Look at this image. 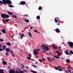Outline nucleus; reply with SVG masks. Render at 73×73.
<instances>
[{
    "mask_svg": "<svg viewBox=\"0 0 73 73\" xmlns=\"http://www.w3.org/2000/svg\"><path fill=\"white\" fill-rule=\"evenodd\" d=\"M10 52L11 54H13V51L11 50H10Z\"/></svg>",
    "mask_w": 73,
    "mask_h": 73,
    "instance_id": "obj_29",
    "label": "nucleus"
},
{
    "mask_svg": "<svg viewBox=\"0 0 73 73\" xmlns=\"http://www.w3.org/2000/svg\"><path fill=\"white\" fill-rule=\"evenodd\" d=\"M0 41H1V42H3V39L2 38H0Z\"/></svg>",
    "mask_w": 73,
    "mask_h": 73,
    "instance_id": "obj_41",
    "label": "nucleus"
},
{
    "mask_svg": "<svg viewBox=\"0 0 73 73\" xmlns=\"http://www.w3.org/2000/svg\"><path fill=\"white\" fill-rule=\"evenodd\" d=\"M19 73H24V71H23L22 70H20L19 71Z\"/></svg>",
    "mask_w": 73,
    "mask_h": 73,
    "instance_id": "obj_26",
    "label": "nucleus"
},
{
    "mask_svg": "<svg viewBox=\"0 0 73 73\" xmlns=\"http://www.w3.org/2000/svg\"><path fill=\"white\" fill-rule=\"evenodd\" d=\"M38 60L40 62H42V60L41 59H38Z\"/></svg>",
    "mask_w": 73,
    "mask_h": 73,
    "instance_id": "obj_37",
    "label": "nucleus"
},
{
    "mask_svg": "<svg viewBox=\"0 0 73 73\" xmlns=\"http://www.w3.org/2000/svg\"><path fill=\"white\" fill-rule=\"evenodd\" d=\"M65 72H66V73H69V72H68V71L67 70H65Z\"/></svg>",
    "mask_w": 73,
    "mask_h": 73,
    "instance_id": "obj_51",
    "label": "nucleus"
},
{
    "mask_svg": "<svg viewBox=\"0 0 73 73\" xmlns=\"http://www.w3.org/2000/svg\"><path fill=\"white\" fill-rule=\"evenodd\" d=\"M58 70L59 71H62V70H61V69H60H60H58Z\"/></svg>",
    "mask_w": 73,
    "mask_h": 73,
    "instance_id": "obj_50",
    "label": "nucleus"
},
{
    "mask_svg": "<svg viewBox=\"0 0 73 73\" xmlns=\"http://www.w3.org/2000/svg\"><path fill=\"white\" fill-rule=\"evenodd\" d=\"M66 62H70V60H66Z\"/></svg>",
    "mask_w": 73,
    "mask_h": 73,
    "instance_id": "obj_39",
    "label": "nucleus"
},
{
    "mask_svg": "<svg viewBox=\"0 0 73 73\" xmlns=\"http://www.w3.org/2000/svg\"><path fill=\"white\" fill-rule=\"evenodd\" d=\"M54 58H56L57 59H58V58H60V57H59L57 56H54Z\"/></svg>",
    "mask_w": 73,
    "mask_h": 73,
    "instance_id": "obj_24",
    "label": "nucleus"
},
{
    "mask_svg": "<svg viewBox=\"0 0 73 73\" xmlns=\"http://www.w3.org/2000/svg\"><path fill=\"white\" fill-rule=\"evenodd\" d=\"M55 53H58V51H56L55 52Z\"/></svg>",
    "mask_w": 73,
    "mask_h": 73,
    "instance_id": "obj_59",
    "label": "nucleus"
},
{
    "mask_svg": "<svg viewBox=\"0 0 73 73\" xmlns=\"http://www.w3.org/2000/svg\"><path fill=\"white\" fill-rule=\"evenodd\" d=\"M9 73H15V71L14 70L11 69L9 70Z\"/></svg>",
    "mask_w": 73,
    "mask_h": 73,
    "instance_id": "obj_5",
    "label": "nucleus"
},
{
    "mask_svg": "<svg viewBox=\"0 0 73 73\" xmlns=\"http://www.w3.org/2000/svg\"><path fill=\"white\" fill-rule=\"evenodd\" d=\"M5 48H6V46L4 45L3 46V50H5Z\"/></svg>",
    "mask_w": 73,
    "mask_h": 73,
    "instance_id": "obj_19",
    "label": "nucleus"
},
{
    "mask_svg": "<svg viewBox=\"0 0 73 73\" xmlns=\"http://www.w3.org/2000/svg\"><path fill=\"white\" fill-rule=\"evenodd\" d=\"M8 6L9 7H11V8H13V6L11 5H9Z\"/></svg>",
    "mask_w": 73,
    "mask_h": 73,
    "instance_id": "obj_30",
    "label": "nucleus"
},
{
    "mask_svg": "<svg viewBox=\"0 0 73 73\" xmlns=\"http://www.w3.org/2000/svg\"><path fill=\"white\" fill-rule=\"evenodd\" d=\"M31 72H32L33 73H37V72L35 71H34L33 70H31Z\"/></svg>",
    "mask_w": 73,
    "mask_h": 73,
    "instance_id": "obj_27",
    "label": "nucleus"
},
{
    "mask_svg": "<svg viewBox=\"0 0 73 73\" xmlns=\"http://www.w3.org/2000/svg\"><path fill=\"white\" fill-rule=\"evenodd\" d=\"M7 13L8 14L10 15H12L13 14V12L10 11H7Z\"/></svg>",
    "mask_w": 73,
    "mask_h": 73,
    "instance_id": "obj_9",
    "label": "nucleus"
},
{
    "mask_svg": "<svg viewBox=\"0 0 73 73\" xmlns=\"http://www.w3.org/2000/svg\"><path fill=\"white\" fill-rule=\"evenodd\" d=\"M34 32H36V33H38V32L36 30H34Z\"/></svg>",
    "mask_w": 73,
    "mask_h": 73,
    "instance_id": "obj_40",
    "label": "nucleus"
},
{
    "mask_svg": "<svg viewBox=\"0 0 73 73\" xmlns=\"http://www.w3.org/2000/svg\"><path fill=\"white\" fill-rule=\"evenodd\" d=\"M36 50V51H37V52H39L40 51V49H37Z\"/></svg>",
    "mask_w": 73,
    "mask_h": 73,
    "instance_id": "obj_53",
    "label": "nucleus"
},
{
    "mask_svg": "<svg viewBox=\"0 0 73 73\" xmlns=\"http://www.w3.org/2000/svg\"><path fill=\"white\" fill-rule=\"evenodd\" d=\"M36 19L37 20H40V17L39 15H38L36 17Z\"/></svg>",
    "mask_w": 73,
    "mask_h": 73,
    "instance_id": "obj_23",
    "label": "nucleus"
},
{
    "mask_svg": "<svg viewBox=\"0 0 73 73\" xmlns=\"http://www.w3.org/2000/svg\"><path fill=\"white\" fill-rule=\"evenodd\" d=\"M28 34L30 37H32V34H31V33L30 32H28Z\"/></svg>",
    "mask_w": 73,
    "mask_h": 73,
    "instance_id": "obj_25",
    "label": "nucleus"
},
{
    "mask_svg": "<svg viewBox=\"0 0 73 73\" xmlns=\"http://www.w3.org/2000/svg\"><path fill=\"white\" fill-rule=\"evenodd\" d=\"M2 32L3 33H6V31H5V29H3L2 30Z\"/></svg>",
    "mask_w": 73,
    "mask_h": 73,
    "instance_id": "obj_10",
    "label": "nucleus"
},
{
    "mask_svg": "<svg viewBox=\"0 0 73 73\" xmlns=\"http://www.w3.org/2000/svg\"><path fill=\"white\" fill-rule=\"evenodd\" d=\"M5 14L3 13L1 15V17H2V18H5Z\"/></svg>",
    "mask_w": 73,
    "mask_h": 73,
    "instance_id": "obj_8",
    "label": "nucleus"
},
{
    "mask_svg": "<svg viewBox=\"0 0 73 73\" xmlns=\"http://www.w3.org/2000/svg\"><path fill=\"white\" fill-rule=\"evenodd\" d=\"M61 66H58V68H61Z\"/></svg>",
    "mask_w": 73,
    "mask_h": 73,
    "instance_id": "obj_62",
    "label": "nucleus"
},
{
    "mask_svg": "<svg viewBox=\"0 0 73 73\" xmlns=\"http://www.w3.org/2000/svg\"><path fill=\"white\" fill-rule=\"evenodd\" d=\"M23 71L24 72H27V70H23Z\"/></svg>",
    "mask_w": 73,
    "mask_h": 73,
    "instance_id": "obj_42",
    "label": "nucleus"
},
{
    "mask_svg": "<svg viewBox=\"0 0 73 73\" xmlns=\"http://www.w3.org/2000/svg\"><path fill=\"white\" fill-rule=\"evenodd\" d=\"M55 31L56 32H57V33H60V31L58 28L56 29H55Z\"/></svg>",
    "mask_w": 73,
    "mask_h": 73,
    "instance_id": "obj_7",
    "label": "nucleus"
},
{
    "mask_svg": "<svg viewBox=\"0 0 73 73\" xmlns=\"http://www.w3.org/2000/svg\"><path fill=\"white\" fill-rule=\"evenodd\" d=\"M44 45H45V44H42V45L41 46V47H43V46H44Z\"/></svg>",
    "mask_w": 73,
    "mask_h": 73,
    "instance_id": "obj_60",
    "label": "nucleus"
},
{
    "mask_svg": "<svg viewBox=\"0 0 73 73\" xmlns=\"http://www.w3.org/2000/svg\"><path fill=\"white\" fill-rule=\"evenodd\" d=\"M35 64H38V62L37 61H36L35 62Z\"/></svg>",
    "mask_w": 73,
    "mask_h": 73,
    "instance_id": "obj_55",
    "label": "nucleus"
},
{
    "mask_svg": "<svg viewBox=\"0 0 73 73\" xmlns=\"http://www.w3.org/2000/svg\"><path fill=\"white\" fill-rule=\"evenodd\" d=\"M33 66L34 68H36V66L34 64L32 65Z\"/></svg>",
    "mask_w": 73,
    "mask_h": 73,
    "instance_id": "obj_45",
    "label": "nucleus"
},
{
    "mask_svg": "<svg viewBox=\"0 0 73 73\" xmlns=\"http://www.w3.org/2000/svg\"><path fill=\"white\" fill-rule=\"evenodd\" d=\"M11 50L9 48H7L6 49V51L7 52H9Z\"/></svg>",
    "mask_w": 73,
    "mask_h": 73,
    "instance_id": "obj_6",
    "label": "nucleus"
},
{
    "mask_svg": "<svg viewBox=\"0 0 73 73\" xmlns=\"http://www.w3.org/2000/svg\"><path fill=\"white\" fill-rule=\"evenodd\" d=\"M32 28H33V27L31 26V27L30 28V29H32Z\"/></svg>",
    "mask_w": 73,
    "mask_h": 73,
    "instance_id": "obj_63",
    "label": "nucleus"
},
{
    "mask_svg": "<svg viewBox=\"0 0 73 73\" xmlns=\"http://www.w3.org/2000/svg\"><path fill=\"white\" fill-rule=\"evenodd\" d=\"M26 4V2L25 1H22L19 3L20 5H24Z\"/></svg>",
    "mask_w": 73,
    "mask_h": 73,
    "instance_id": "obj_4",
    "label": "nucleus"
},
{
    "mask_svg": "<svg viewBox=\"0 0 73 73\" xmlns=\"http://www.w3.org/2000/svg\"><path fill=\"white\" fill-rule=\"evenodd\" d=\"M15 73H19V70H17L15 71Z\"/></svg>",
    "mask_w": 73,
    "mask_h": 73,
    "instance_id": "obj_36",
    "label": "nucleus"
},
{
    "mask_svg": "<svg viewBox=\"0 0 73 73\" xmlns=\"http://www.w3.org/2000/svg\"><path fill=\"white\" fill-rule=\"evenodd\" d=\"M54 68L56 69V70H58L59 69L58 67H55Z\"/></svg>",
    "mask_w": 73,
    "mask_h": 73,
    "instance_id": "obj_38",
    "label": "nucleus"
},
{
    "mask_svg": "<svg viewBox=\"0 0 73 73\" xmlns=\"http://www.w3.org/2000/svg\"><path fill=\"white\" fill-rule=\"evenodd\" d=\"M62 54V53L59 52L57 54V55L58 56H60V55H61Z\"/></svg>",
    "mask_w": 73,
    "mask_h": 73,
    "instance_id": "obj_22",
    "label": "nucleus"
},
{
    "mask_svg": "<svg viewBox=\"0 0 73 73\" xmlns=\"http://www.w3.org/2000/svg\"><path fill=\"white\" fill-rule=\"evenodd\" d=\"M65 53L67 55H68L69 54V52L67 50H66L65 51Z\"/></svg>",
    "mask_w": 73,
    "mask_h": 73,
    "instance_id": "obj_16",
    "label": "nucleus"
},
{
    "mask_svg": "<svg viewBox=\"0 0 73 73\" xmlns=\"http://www.w3.org/2000/svg\"><path fill=\"white\" fill-rule=\"evenodd\" d=\"M2 21H3V22L4 23V24H5V23H6L5 22V21L3 20V19H2Z\"/></svg>",
    "mask_w": 73,
    "mask_h": 73,
    "instance_id": "obj_46",
    "label": "nucleus"
},
{
    "mask_svg": "<svg viewBox=\"0 0 73 73\" xmlns=\"http://www.w3.org/2000/svg\"><path fill=\"white\" fill-rule=\"evenodd\" d=\"M6 44L8 46H11V44L9 42H7Z\"/></svg>",
    "mask_w": 73,
    "mask_h": 73,
    "instance_id": "obj_15",
    "label": "nucleus"
},
{
    "mask_svg": "<svg viewBox=\"0 0 73 73\" xmlns=\"http://www.w3.org/2000/svg\"><path fill=\"white\" fill-rule=\"evenodd\" d=\"M49 54H50L52 53V52H51V51H50V52H49Z\"/></svg>",
    "mask_w": 73,
    "mask_h": 73,
    "instance_id": "obj_61",
    "label": "nucleus"
},
{
    "mask_svg": "<svg viewBox=\"0 0 73 73\" xmlns=\"http://www.w3.org/2000/svg\"><path fill=\"white\" fill-rule=\"evenodd\" d=\"M24 36V34H23L21 36V37H23Z\"/></svg>",
    "mask_w": 73,
    "mask_h": 73,
    "instance_id": "obj_47",
    "label": "nucleus"
},
{
    "mask_svg": "<svg viewBox=\"0 0 73 73\" xmlns=\"http://www.w3.org/2000/svg\"><path fill=\"white\" fill-rule=\"evenodd\" d=\"M9 15L6 14L5 15V19H7V18H9Z\"/></svg>",
    "mask_w": 73,
    "mask_h": 73,
    "instance_id": "obj_13",
    "label": "nucleus"
},
{
    "mask_svg": "<svg viewBox=\"0 0 73 73\" xmlns=\"http://www.w3.org/2000/svg\"><path fill=\"white\" fill-rule=\"evenodd\" d=\"M68 72H71L72 71H71V70L70 69H68Z\"/></svg>",
    "mask_w": 73,
    "mask_h": 73,
    "instance_id": "obj_44",
    "label": "nucleus"
},
{
    "mask_svg": "<svg viewBox=\"0 0 73 73\" xmlns=\"http://www.w3.org/2000/svg\"><path fill=\"white\" fill-rule=\"evenodd\" d=\"M21 66H22V67H23V68H25V66H24L23 64L21 65Z\"/></svg>",
    "mask_w": 73,
    "mask_h": 73,
    "instance_id": "obj_57",
    "label": "nucleus"
},
{
    "mask_svg": "<svg viewBox=\"0 0 73 73\" xmlns=\"http://www.w3.org/2000/svg\"><path fill=\"white\" fill-rule=\"evenodd\" d=\"M33 53L34 55H37V54H39L37 52V50H36V49H34Z\"/></svg>",
    "mask_w": 73,
    "mask_h": 73,
    "instance_id": "obj_3",
    "label": "nucleus"
},
{
    "mask_svg": "<svg viewBox=\"0 0 73 73\" xmlns=\"http://www.w3.org/2000/svg\"><path fill=\"white\" fill-rule=\"evenodd\" d=\"M25 68H27V69H28V68H28V66H25Z\"/></svg>",
    "mask_w": 73,
    "mask_h": 73,
    "instance_id": "obj_58",
    "label": "nucleus"
},
{
    "mask_svg": "<svg viewBox=\"0 0 73 73\" xmlns=\"http://www.w3.org/2000/svg\"><path fill=\"white\" fill-rule=\"evenodd\" d=\"M9 19H6L5 20V22L8 23V22H9Z\"/></svg>",
    "mask_w": 73,
    "mask_h": 73,
    "instance_id": "obj_20",
    "label": "nucleus"
},
{
    "mask_svg": "<svg viewBox=\"0 0 73 73\" xmlns=\"http://www.w3.org/2000/svg\"><path fill=\"white\" fill-rule=\"evenodd\" d=\"M48 60L49 61H50V62H52V60H51V59H50V58L49 57H48L47 58Z\"/></svg>",
    "mask_w": 73,
    "mask_h": 73,
    "instance_id": "obj_18",
    "label": "nucleus"
},
{
    "mask_svg": "<svg viewBox=\"0 0 73 73\" xmlns=\"http://www.w3.org/2000/svg\"><path fill=\"white\" fill-rule=\"evenodd\" d=\"M0 3L1 4H4L1 1H0Z\"/></svg>",
    "mask_w": 73,
    "mask_h": 73,
    "instance_id": "obj_43",
    "label": "nucleus"
},
{
    "mask_svg": "<svg viewBox=\"0 0 73 73\" xmlns=\"http://www.w3.org/2000/svg\"><path fill=\"white\" fill-rule=\"evenodd\" d=\"M42 59L43 61H46V60H45V58H43Z\"/></svg>",
    "mask_w": 73,
    "mask_h": 73,
    "instance_id": "obj_49",
    "label": "nucleus"
},
{
    "mask_svg": "<svg viewBox=\"0 0 73 73\" xmlns=\"http://www.w3.org/2000/svg\"><path fill=\"white\" fill-rule=\"evenodd\" d=\"M27 58L29 60H31V58L30 57L28 56L27 57Z\"/></svg>",
    "mask_w": 73,
    "mask_h": 73,
    "instance_id": "obj_33",
    "label": "nucleus"
},
{
    "mask_svg": "<svg viewBox=\"0 0 73 73\" xmlns=\"http://www.w3.org/2000/svg\"><path fill=\"white\" fill-rule=\"evenodd\" d=\"M5 54L6 56H9V54H8V53L7 52H6Z\"/></svg>",
    "mask_w": 73,
    "mask_h": 73,
    "instance_id": "obj_35",
    "label": "nucleus"
},
{
    "mask_svg": "<svg viewBox=\"0 0 73 73\" xmlns=\"http://www.w3.org/2000/svg\"><path fill=\"white\" fill-rule=\"evenodd\" d=\"M63 71H65V69L64 68L63 69Z\"/></svg>",
    "mask_w": 73,
    "mask_h": 73,
    "instance_id": "obj_64",
    "label": "nucleus"
},
{
    "mask_svg": "<svg viewBox=\"0 0 73 73\" xmlns=\"http://www.w3.org/2000/svg\"><path fill=\"white\" fill-rule=\"evenodd\" d=\"M25 21V22H26V23H29V20H28V19H27V20H24Z\"/></svg>",
    "mask_w": 73,
    "mask_h": 73,
    "instance_id": "obj_31",
    "label": "nucleus"
},
{
    "mask_svg": "<svg viewBox=\"0 0 73 73\" xmlns=\"http://www.w3.org/2000/svg\"><path fill=\"white\" fill-rule=\"evenodd\" d=\"M12 17L14 18H15V19H17V16H16V15H13Z\"/></svg>",
    "mask_w": 73,
    "mask_h": 73,
    "instance_id": "obj_17",
    "label": "nucleus"
},
{
    "mask_svg": "<svg viewBox=\"0 0 73 73\" xmlns=\"http://www.w3.org/2000/svg\"><path fill=\"white\" fill-rule=\"evenodd\" d=\"M7 69H11V66H8L7 67Z\"/></svg>",
    "mask_w": 73,
    "mask_h": 73,
    "instance_id": "obj_34",
    "label": "nucleus"
},
{
    "mask_svg": "<svg viewBox=\"0 0 73 73\" xmlns=\"http://www.w3.org/2000/svg\"><path fill=\"white\" fill-rule=\"evenodd\" d=\"M11 54L13 57H15V54H14L13 53Z\"/></svg>",
    "mask_w": 73,
    "mask_h": 73,
    "instance_id": "obj_54",
    "label": "nucleus"
},
{
    "mask_svg": "<svg viewBox=\"0 0 73 73\" xmlns=\"http://www.w3.org/2000/svg\"><path fill=\"white\" fill-rule=\"evenodd\" d=\"M41 8H42V7L41 6H40L38 8L39 10L40 11L41 10Z\"/></svg>",
    "mask_w": 73,
    "mask_h": 73,
    "instance_id": "obj_32",
    "label": "nucleus"
},
{
    "mask_svg": "<svg viewBox=\"0 0 73 73\" xmlns=\"http://www.w3.org/2000/svg\"><path fill=\"white\" fill-rule=\"evenodd\" d=\"M2 2L4 4H12V2L10 0H2Z\"/></svg>",
    "mask_w": 73,
    "mask_h": 73,
    "instance_id": "obj_1",
    "label": "nucleus"
},
{
    "mask_svg": "<svg viewBox=\"0 0 73 73\" xmlns=\"http://www.w3.org/2000/svg\"><path fill=\"white\" fill-rule=\"evenodd\" d=\"M2 45L1 44H0V48H2Z\"/></svg>",
    "mask_w": 73,
    "mask_h": 73,
    "instance_id": "obj_52",
    "label": "nucleus"
},
{
    "mask_svg": "<svg viewBox=\"0 0 73 73\" xmlns=\"http://www.w3.org/2000/svg\"><path fill=\"white\" fill-rule=\"evenodd\" d=\"M31 55H32V54H29V57H32V56H31Z\"/></svg>",
    "mask_w": 73,
    "mask_h": 73,
    "instance_id": "obj_56",
    "label": "nucleus"
},
{
    "mask_svg": "<svg viewBox=\"0 0 73 73\" xmlns=\"http://www.w3.org/2000/svg\"><path fill=\"white\" fill-rule=\"evenodd\" d=\"M55 60V58H51V61H54Z\"/></svg>",
    "mask_w": 73,
    "mask_h": 73,
    "instance_id": "obj_28",
    "label": "nucleus"
},
{
    "mask_svg": "<svg viewBox=\"0 0 73 73\" xmlns=\"http://www.w3.org/2000/svg\"><path fill=\"white\" fill-rule=\"evenodd\" d=\"M42 51H45V52H47L49 50V48L46 46H44L42 47Z\"/></svg>",
    "mask_w": 73,
    "mask_h": 73,
    "instance_id": "obj_2",
    "label": "nucleus"
},
{
    "mask_svg": "<svg viewBox=\"0 0 73 73\" xmlns=\"http://www.w3.org/2000/svg\"><path fill=\"white\" fill-rule=\"evenodd\" d=\"M2 64L3 65H7V62H6L5 61H3L2 62Z\"/></svg>",
    "mask_w": 73,
    "mask_h": 73,
    "instance_id": "obj_11",
    "label": "nucleus"
},
{
    "mask_svg": "<svg viewBox=\"0 0 73 73\" xmlns=\"http://www.w3.org/2000/svg\"><path fill=\"white\" fill-rule=\"evenodd\" d=\"M52 47L53 48H54V49H57V47L55 46H54V45L53 44L52 46Z\"/></svg>",
    "mask_w": 73,
    "mask_h": 73,
    "instance_id": "obj_21",
    "label": "nucleus"
},
{
    "mask_svg": "<svg viewBox=\"0 0 73 73\" xmlns=\"http://www.w3.org/2000/svg\"><path fill=\"white\" fill-rule=\"evenodd\" d=\"M54 21L56 23H57V22H58V21H59V18H58V20L57 19H56V18H54Z\"/></svg>",
    "mask_w": 73,
    "mask_h": 73,
    "instance_id": "obj_12",
    "label": "nucleus"
},
{
    "mask_svg": "<svg viewBox=\"0 0 73 73\" xmlns=\"http://www.w3.org/2000/svg\"><path fill=\"white\" fill-rule=\"evenodd\" d=\"M3 49L2 48H0V52H1V51H3Z\"/></svg>",
    "mask_w": 73,
    "mask_h": 73,
    "instance_id": "obj_48",
    "label": "nucleus"
},
{
    "mask_svg": "<svg viewBox=\"0 0 73 73\" xmlns=\"http://www.w3.org/2000/svg\"><path fill=\"white\" fill-rule=\"evenodd\" d=\"M0 73H4V70L3 69H0Z\"/></svg>",
    "mask_w": 73,
    "mask_h": 73,
    "instance_id": "obj_14",
    "label": "nucleus"
}]
</instances>
